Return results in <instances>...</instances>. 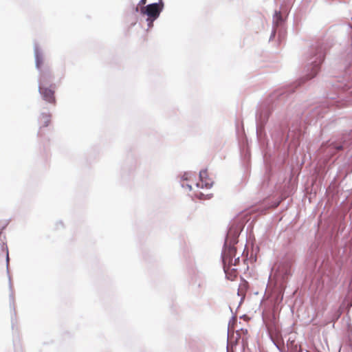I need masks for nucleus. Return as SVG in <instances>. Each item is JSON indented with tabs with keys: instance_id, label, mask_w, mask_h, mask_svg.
<instances>
[{
	"instance_id": "obj_2",
	"label": "nucleus",
	"mask_w": 352,
	"mask_h": 352,
	"mask_svg": "<svg viewBox=\"0 0 352 352\" xmlns=\"http://www.w3.org/2000/svg\"><path fill=\"white\" fill-rule=\"evenodd\" d=\"M163 6V3L160 0L159 3H151L141 9L142 14L148 16L147 21H149L150 26L152 25L153 22L160 16Z\"/></svg>"
},
{
	"instance_id": "obj_1",
	"label": "nucleus",
	"mask_w": 352,
	"mask_h": 352,
	"mask_svg": "<svg viewBox=\"0 0 352 352\" xmlns=\"http://www.w3.org/2000/svg\"><path fill=\"white\" fill-rule=\"evenodd\" d=\"M50 77L51 76L45 72L41 74L39 79V92L45 100L50 103L54 104L56 102L54 90V85H50V87H47Z\"/></svg>"
},
{
	"instance_id": "obj_6",
	"label": "nucleus",
	"mask_w": 352,
	"mask_h": 352,
	"mask_svg": "<svg viewBox=\"0 0 352 352\" xmlns=\"http://www.w3.org/2000/svg\"><path fill=\"white\" fill-rule=\"evenodd\" d=\"M35 58H36V66L37 69H40L43 63V58L38 51H36Z\"/></svg>"
},
{
	"instance_id": "obj_10",
	"label": "nucleus",
	"mask_w": 352,
	"mask_h": 352,
	"mask_svg": "<svg viewBox=\"0 0 352 352\" xmlns=\"http://www.w3.org/2000/svg\"><path fill=\"white\" fill-rule=\"evenodd\" d=\"M146 2V0H140V4L144 5Z\"/></svg>"
},
{
	"instance_id": "obj_9",
	"label": "nucleus",
	"mask_w": 352,
	"mask_h": 352,
	"mask_svg": "<svg viewBox=\"0 0 352 352\" xmlns=\"http://www.w3.org/2000/svg\"><path fill=\"white\" fill-rule=\"evenodd\" d=\"M239 257H237V258H232V264H230V267L232 266V265H234V266H236L239 264Z\"/></svg>"
},
{
	"instance_id": "obj_5",
	"label": "nucleus",
	"mask_w": 352,
	"mask_h": 352,
	"mask_svg": "<svg viewBox=\"0 0 352 352\" xmlns=\"http://www.w3.org/2000/svg\"><path fill=\"white\" fill-rule=\"evenodd\" d=\"M51 122V115L50 113H42L38 118L39 130L38 134L43 137L45 134V129L47 127Z\"/></svg>"
},
{
	"instance_id": "obj_4",
	"label": "nucleus",
	"mask_w": 352,
	"mask_h": 352,
	"mask_svg": "<svg viewBox=\"0 0 352 352\" xmlns=\"http://www.w3.org/2000/svg\"><path fill=\"white\" fill-rule=\"evenodd\" d=\"M200 181L196 184V186L199 188H206V189L210 188L213 184V181L208 177L206 170H201L199 173Z\"/></svg>"
},
{
	"instance_id": "obj_8",
	"label": "nucleus",
	"mask_w": 352,
	"mask_h": 352,
	"mask_svg": "<svg viewBox=\"0 0 352 352\" xmlns=\"http://www.w3.org/2000/svg\"><path fill=\"white\" fill-rule=\"evenodd\" d=\"M274 19L276 20V23H278V21L281 20V13L280 11H276L275 14H274Z\"/></svg>"
},
{
	"instance_id": "obj_3",
	"label": "nucleus",
	"mask_w": 352,
	"mask_h": 352,
	"mask_svg": "<svg viewBox=\"0 0 352 352\" xmlns=\"http://www.w3.org/2000/svg\"><path fill=\"white\" fill-rule=\"evenodd\" d=\"M236 250L235 247L229 246L226 248L223 254L222 259L223 263V270L225 273L228 274V270L230 268V264L232 263V258L236 256Z\"/></svg>"
},
{
	"instance_id": "obj_7",
	"label": "nucleus",
	"mask_w": 352,
	"mask_h": 352,
	"mask_svg": "<svg viewBox=\"0 0 352 352\" xmlns=\"http://www.w3.org/2000/svg\"><path fill=\"white\" fill-rule=\"evenodd\" d=\"M236 274H237V272L235 269L229 268V270H228V275L226 273V275L228 279L233 280L234 279V278L236 276Z\"/></svg>"
}]
</instances>
